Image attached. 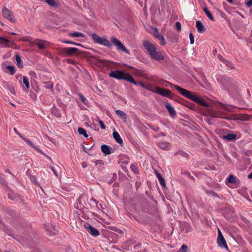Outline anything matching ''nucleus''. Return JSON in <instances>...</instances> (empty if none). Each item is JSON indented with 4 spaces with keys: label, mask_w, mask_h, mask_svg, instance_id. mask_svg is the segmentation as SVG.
I'll use <instances>...</instances> for the list:
<instances>
[{
    "label": "nucleus",
    "mask_w": 252,
    "mask_h": 252,
    "mask_svg": "<svg viewBox=\"0 0 252 252\" xmlns=\"http://www.w3.org/2000/svg\"><path fill=\"white\" fill-rule=\"evenodd\" d=\"M92 38L95 43L105 46L108 48L112 47V44L115 45L118 51H123L124 53L130 54L129 51L124 46V45L116 37L112 36L110 38L111 42L105 37H100L96 33L92 34Z\"/></svg>",
    "instance_id": "nucleus-1"
},
{
    "label": "nucleus",
    "mask_w": 252,
    "mask_h": 252,
    "mask_svg": "<svg viewBox=\"0 0 252 252\" xmlns=\"http://www.w3.org/2000/svg\"><path fill=\"white\" fill-rule=\"evenodd\" d=\"M167 83L170 88L173 90H176L183 96L190 99L202 106L205 107H209V104L204 99L196 95L195 93L188 91L172 83L168 82Z\"/></svg>",
    "instance_id": "nucleus-2"
},
{
    "label": "nucleus",
    "mask_w": 252,
    "mask_h": 252,
    "mask_svg": "<svg viewBox=\"0 0 252 252\" xmlns=\"http://www.w3.org/2000/svg\"><path fill=\"white\" fill-rule=\"evenodd\" d=\"M109 75L110 77L119 80H124L127 81L136 86H140L143 88H145L146 86V84L141 81L136 82L130 74L126 73L123 70H112L110 72Z\"/></svg>",
    "instance_id": "nucleus-3"
},
{
    "label": "nucleus",
    "mask_w": 252,
    "mask_h": 252,
    "mask_svg": "<svg viewBox=\"0 0 252 252\" xmlns=\"http://www.w3.org/2000/svg\"><path fill=\"white\" fill-rule=\"evenodd\" d=\"M216 79L222 89L227 91L229 93L235 90L238 87L237 83L227 76L217 74Z\"/></svg>",
    "instance_id": "nucleus-4"
},
{
    "label": "nucleus",
    "mask_w": 252,
    "mask_h": 252,
    "mask_svg": "<svg viewBox=\"0 0 252 252\" xmlns=\"http://www.w3.org/2000/svg\"><path fill=\"white\" fill-rule=\"evenodd\" d=\"M223 216L228 220L232 221L236 219V214L232 206H229L225 207L223 210Z\"/></svg>",
    "instance_id": "nucleus-5"
},
{
    "label": "nucleus",
    "mask_w": 252,
    "mask_h": 252,
    "mask_svg": "<svg viewBox=\"0 0 252 252\" xmlns=\"http://www.w3.org/2000/svg\"><path fill=\"white\" fill-rule=\"evenodd\" d=\"M153 92H154V93L160 94L172 100L175 95V94H172L170 90L166 89L161 88L159 87H155V91H154Z\"/></svg>",
    "instance_id": "nucleus-6"
},
{
    "label": "nucleus",
    "mask_w": 252,
    "mask_h": 252,
    "mask_svg": "<svg viewBox=\"0 0 252 252\" xmlns=\"http://www.w3.org/2000/svg\"><path fill=\"white\" fill-rule=\"evenodd\" d=\"M173 100H174L175 101H176V102L185 106L186 107L189 108L190 109H191V110L195 109V105L194 104H193L192 103H191L189 101H188L185 100V99H184L176 94L174 96V98H173Z\"/></svg>",
    "instance_id": "nucleus-7"
},
{
    "label": "nucleus",
    "mask_w": 252,
    "mask_h": 252,
    "mask_svg": "<svg viewBox=\"0 0 252 252\" xmlns=\"http://www.w3.org/2000/svg\"><path fill=\"white\" fill-rule=\"evenodd\" d=\"M79 51V49L75 47L64 48L60 50L59 53L61 55H67V56H71Z\"/></svg>",
    "instance_id": "nucleus-8"
},
{
    "label": "nucleus",
    "mask_w": 252,
    "mask_h": 252,
    "mask_svg": "<svg viewBox=\"0 0 252 252\" xmlns=\"http://www.w3.org/2000/svg\"><path fill=\"white\" fill-rule=\"evenodd\" d=\"M2 14L3 17L8 20L10 22L15 23L16 20L11 11H10L6 7H4L2 9Z\"/></svg>",
    "instance_id": "nucleus-9"
},
{
    "label": "nucleus",
    "mask_w": 252,
    "mask_h": 252,
    "mask_svg": "<svg viewBox=\"0 0 252 252\" xmlns=\"http://www.w3.org/2000/svg\"><path fill=\"white\" fill-rule=\"evenodd\" d=\"M84 227L87 231L94 237L98 236L100 235L99 231L95 228L93 227L90 224L86 223L84 224Z\"/></svg>",
    "instance_id": "nucleus-10"
},
{
    "label": "nucleus",
    "mask_w": 252,
    "mask_h": 252,
    "mask_svg": "<svg viewBox=\"0 0 252 252\" xmlns=\"http://www.w3.org/2000/svg\"><path fill=\"white\" fill-rule=\"evenodd\" d=\"M150 57L155 60L159 61L164 59V56L159 52L157 51V48L154 49L149 54Z\"/></svg>",
    "instance_id": "nucleus-11"
},
{
    "label": "nucleus",
    "mask_w": 252,
    "mask_h": 252,
    "mask_svg": "<svg viewBox=\"0 0 252 252\" xmlns=\"http://www.w3.org/2000/svg\"><path fill=\"white\" fill-rule=\"evenodd\" d=\"M150 57L155 60L159 61L164 59V56L159 52L157 51V48L154 49L149 54Z\"/></svg>",
    "instance_id": "nucleus-12"
},
{
    "label": "nucleus",
    "mask_w": 252,
    "mask_h": 252,
    "mask_svg": "<svg viewBox=\"0 0 252 252\" xmlns=\"http://www.w3.org/2000/svg\"><path fill=\"white\" fill-rule=\"evenodd\" d=\"M167 37L172 43H177L179 41V35L173 32L168 31Z\"/></svg>",
    "instance_id": "nucleus-13"
},
{
    "label": "nucleus",
    "mask_w": 252,
    "mask_h": 252,
    "mask_svg": "<svg viewBox=\"0 0 252 252\" xmlns=\"http://www.w3.org/2000/svg\"><path fill=\"white\" fill-rule=\"evenodd\" d=\"M86 199H87V197L85 195L81 194L77 199L76 202H77L78 203H79L80 207H82V209H89V207L86 206Z\"/></svg>",
    "instance_id": "nucleus-14"
},
{
    "label": "nucleus",
    "mask_w": 252,
    "mask_h": 252,
    "mask_svg": "<svg viewBox=\"0 0 252 252\" xmlns=\"http://www.w3.org/2000/svg\"><path fill=\"white\" fill-rule=\"evenodd\" d=\"M143 46L145 49L147 50L148 53L149 54H150V53L152 52L154 49H155L156 48V46L154 44H153L148 40L144 41Z\"/></svg>",
    "instance_id": "nucleus-15"
},
{
    "label": "nucleus",
    "mask_w": 252,
    "mask_h": 252,
    "mask_svg": "<svg viewBox=\"0 0 252 252\" xmlns=\"http://www.w3.org/2000/svg\"><path fill=\"white\" fill-rule=\"evenodd\" d=\"M155 36L158 39L160 42L161 45H164L166 44V41L163 36L158 32L157 28H155V32L154 33Z\"/></svg>",
    "instance_id": "nucleus-16"
},
{
    "label": "nucleus",
    "mask_w": 252,
    "mask_h": 252,
    "mask_svg": "<svg viewBox=\"0 0 252 252\" xmlns=\"http://www.w3.org/2000/svg\"><path fill=\"white\" fill-rule=\"evenodd\" d=\"M165 108L167 109L169 112L170 116L172 118H175L177 116V113L174 108H173L171 105L167 102L165 104Z\"/></svg>",
    "instance_id": "nucleus-17"
},
{
    "label": "nucleus",
    "mask_w": 252,
    "mask_h": 252,
    "mask_svg": "<svg viewBox=\"0 0 252 252\" xmlns=\"http://www.w3.org/2000/svg\"><path fill=\"white\" fill-rule=\"evenodd\" d=\"M223 137L224 139L229 141H232L236 139L237 135L236 134L233 133L232 131H230L229 133H227L223 135Z\"/></svg>",
    "instance_id": "nucleus-18"
},
{
    "label": "nucleus",
    "mask_w": 252,
    "mask_h": 252,
    "mask_svg": "<svg viewBox=\"0 0 252 252\" xmlns=\"http://www.w3.org/2000/svg\"><path fill=\"white\" fill-rule=\"evenodd\" d=\"M158 147L163 150L168 151L170 149V144L168 142H160L158 144Z\"/></svg>",
    "instance_id": "nucleus-19"
},
{
    "label": "nucleus",
    "mask_w": 252,
    "mask_h": 252,
    "mask_svg": "<svg viewBox=\"0 0 252 252\" xmlns=\"http://www.w3.org/2000/svg\"><path fill=\"white\" fill-rule=\"evenodd\" d=\"M217 242L219 246L221 248H225L226 250H228L227 245L223 237H220V238H218Z\"/></svg>",
    "instance_id": "nucleus-20"
},
{
    "label": "nucleus",
    "mask_w": 252,
    "mask_h": 252,
    "mask_svg": "<svg viewBox=\"0 0 252 252\" xmlns=\"http://www.w3.org/2000/svg\"><path fill=\"white\" fill-rule=\"evenodd\" d=\"M111 150L112 148L108 145L103 144L101 146V150L105 155H110L111 153Z\"/></svg>",
    "instance_id": "nucleus-21"
},
{
    "label": "nucleus",
    "mask_w": 252,
    "mask_h": 252,
    "mask_svg": "<svg viewBox=\"0 0 252 252\" xmlns=\"http://www.w3.org/2000/svg\"><path fill=\"white\" fill-rule=\"evenodd\" d=\"M196 27L197 28V31L199 33H203L206 31V29L204 27L203 24L201 23L200 21H197L196 22Z\"/></svg>",
    "instance_id": "nucleus-22"
},
{
    "label": "nucleus",
    "mask_w": 252,
    "mask_h": 252,
    "mask_svg": "<svg viewBox=\"0 0 252 252\" xmlns=\"http://www.w3.org/2000/svg\"><path fill=\"white\" fill-rule=\"evenodd\" d=\"M116 114L118 115V116L121 119H123L124 122H126L127 118V115L125 112H124L122 110H116L115 111Z\"/></svg>",
    "instance_id": "nucleus-23"
},
{
    "label": "nucleus",
    "mask_w": 252,
    "mask_h": 252,
    "mask_svg": "<svg viewBox=\"0 0 252 252\" xmlns=\"http://www.w3.org/2000/svg\"><path fill=\"white\" fill-rule=\"evenodd\" d=\"M113 136L115 141L119 144H123V141L119 133L116 131L113 132Z\"/></svg>",
    "instance_id": "nucleus-24"
},
{
    "label": "nucleus",
    "mask_w": 252,
    "mask_h": 252,
    "mask_svg": "<svg viewBox=\"0 0 252 252\" xmlns=\"http://www.w3.org/2000/svg\"><path fill=\"white\" fill-rule=\"evenodd\" d=\"M89 58H93L94 59L96 63V64L101 63V64H104L105 62H106L105 60H101L99 58V57L92 55V54H89Z\"/></svg>",
    "instance_id": "nucleus-25"
},
{
    "label": "nucleus",
    "mask_w": 252,
    "mask_h": 252,
    "mask_svg": "<svg viewBox=\"0 0 252 252\" xmlns=\"http://www.w3.org/2000/svg\"><path fill=\"white\" fill-rule=\"evenodd\" d=\"M51 113L54 116L58 118H61L62 116V113L61 112L60 110L57 108L55 106H54L52 108Z\"/></svg>",
    "instance_id": "nucleus-26"
},
{
    "label": "nucleus",
    "mask_w": 252,
    "mask_h": 252,
    "mask_svg": "<svg viewBox=\"0 0 252 252\" xmlns=\"http://www.w3.org/2000/svg\"><path fill=\"white\" fill-rule=\"evenodd\" d=\"M15 57V61H16V65L18 66V67H19L20 68H23V64L22 62L21 61L20 56L19 55L16 54Z\"/></svg>",
    "instance_id": "nucleus-27"
},
{
    "label": "nucleus",
    "mask_w": 252,
    "mask_h": 252,
    "mask_svg": "<svg viewBox=\"0 0 252 252\" xmlns=\"http://www.w3.org/2000/svg\"><path fill=\"white\" fill-rule=\"evenodd\" d=\"M45 42L43 40H37L35 43L40 49H44L46 48Z\"/></svg>",
    "instance_id": "nucleus-28"
},
{
    "label": "nucleus",
    "mask_w": 252,
    "mask_h": 252,
    "mask_svg": "<svg viewBox=\"0 0 252 252\" xmlns=\"http://www.w3.org/2000/svg\"><path fill=\"white\" fill-rule=\"evenodd\" d=\"M69 36L71 37H84L85 35L81 32H75L68 33Z\"/></svg>",
    "instance_id": "nucleus-29"
},
{
    "label": "nucleus",
    "mask_w": 252,
    "mask_h": 252,
    "mask_svg": "<svg viewBox=\"0 0 252 252\" xmlns=\"http://www.w3.org/2000/svg\"><path fill=\"white\" fill-rule=\"evenodd\" d=\"M203 11L206 15V16L212 21H214V19L211 13L209 11L208 8L207 7H204L203 9Z\"/></svg>",
    "instance_id": "nucleus-30"
},
{
    "label": "nucleus",
    "mask_w": 252,
    "mask_h": 252,
    "mask_svg": "<svg viewBox=\"0 0 252 252\" xmlns=\"http://www.w3.org/2000/svg\"><path fill=\"white\" fill-rule=\"evenodd\" d=\"M6 86L8 89V90L10 91V92L12 94H15V87L13 85L10 84L9 83L6 82Z\"/></svg>",
    "instance_id": "nucleus-31"
},
{
    "label": "nucleus",
    "mask_w": 252,
    "mask_h": 252,
    "mask_svg": "<svg viewBox=\"0 0 252 252\" xmlns=\"http://www.w3.org/2000/svg\"><path fill=\"white\" fill-rule=\"evenodd\" d=\"M78 132L80 135H83L86 138L89 136V135L87 133L86 130L83 128L79 127L78 128Z\"/></svg>",
    "instance_id": "nucleus-32"
},
{
    "label": "nucleus",
    "mask_w": 252,
    "mask_h": 252,
    "mask_svg": "<svg viewBox=\"0 0 252 252\" xmlns=\"http://www.w3.org/2000/svg\"><path fill=\"white\" fill-rule=\"evenodd\" d=\"M0 43L5 44L6 46H9L10 45L8 44L11 43V41L4 37L0 36Z\"/></svg>",
    "instance_id": "nucleus-33"
},
{
    "label": "nucleus",
    "mask_w": 252,
    "mask_h": 252,
    "mask_svg": "<svg viewBox=\"0 0 252 252\" xmlns=\"http://www.w3.org/2000/svg\"><path fill=\"white\" fill-rule=\"evenodd\" d=\"M157 178L158 179L159 182L162 187V188H163L165 187V181L164 179L162 177V176L160 174L158 175Z\"/></svg>",
    "instance_id": "nucleus-34"
},
{
    "label": "nucleus",
    "mask_w": 252,
    "mask_h": 252,
    "mask_svg": "<svg viewBox=\"0 0 252 252\" xmlns=\"http://www.w3.org/2000/svg\"><path fill=\"white\" fill-rule=\"evenodd\" d=\"M5 68L7 69L10 72V74L13 75L15 72V69L14 66L10 65H5Z\"/></svg>",
    "instance_id": "nucleus-35"
},
{
    "label": "nucleus",
    "mask_w": 252,
    "mask_h": 252,
    "mask_svg": "<svg viewBox=\"0 0 252 252\" xmlns=\"http://www.w3.org/2000/svg\"><path fill=\"white\" fill-rule=\"evenodd\" d=\"M212 117H215V118H224L227 120H230V118L228 117H223V114L222 113H220V112H217L215 114H213Z\"/></svg>",
    "instance_id": "nucleus-36"
},
{
    "label": "nucleus",
    "mask_w": 252,
    "mask_h": 252,
    "mask_svg": "<svg viewBox=\"0 0 252 252\" xmlns=\"http://www.w3.org/2000/svg\"><path fill=\"white\" fill-rule=\"evenodd\" d=\"M23 82L25 85L26 88L29 89L30 88V84L28 77L26 76H23Z\"/></svg>",
    "instance_id": "nucleus-37"
},
{
    "label": "nucleus",
    "mask_w": 252,
    "mask_h": 252,
    "mask_svg": "<svg viewBox=\"0 0 252 252\" xmlns=\"http://www.w3.org/2000/svg\"><path fill=\"white\" fill-rule=\"evenodd\" d=\"M20 137L25 141L28 144H29L31 147L33 148V147H35L32 143V142L30 141V140L28 139L27 138H25V137L22 136L21 135H19Z\"/></svg>",
    "instance_id": "nucleus-38"
},
{
    "label": "nucleus",
    "mask_w": 252,
    "mask_h": 252,
    "mask_svg": "<svg viewBox=\"0 0 252 252\" xmlns=\"http://www.w3.org/2000/svg\"><path fill=\"white\" fill-rule=\"evenodd\" d=\"M133 250L134 252H142V245L141 244H138L133 247Z\"/></svg>",
    "instance_id": "nucleus-39"
},
{
    "label": "nucleus",
    "mask_w": 252,
    "mask_h": 252,
    "mask_svg": "<svg viewBox=\"0 0 252 252\" xmlns=\"http://www.w3.org/2000/svg\"><path fill=\"white\" fill-rule=\"evenodd\" d=\"M79 98L81 101L86 105H88L89 103L88 100L84 96L81 94H78Z\"/></svg>",
    "instance_id": "nucleus-40"
},
{
    "label": "nucleus",
    "mask_w": 252,
    "mask_h": 252,
    "mask_svg": "<svg viewBox=\"0 0 252 252\" xmlns=\"http://www.w3.org/2000/svg\"><path fill=\"white\" fill-rule=\"evenodd\" d=\"M227 182L231 184L236 183L235 177L232 174L230 175L227 178Z\"/></svg>",
    "instance_id": "nucleus-41"
},
{
    "label": "nucleus",
    "mask_w": 252,
    "mask_h": 252,
    "mask_svg": "<svg viewBox=\"0 0 252 252\" xmlns=\"http://www.w3.org/2000/svg\"><path fill=\"white\" fill-rule=\"evenodd\" d=\"M33 149H34L35 150H36L38 153H40L41 154L44 155L45 157H46L47 158H48L49 159L51 160V158L47 156L46 154H45L41 149H40L39 148H38L36 146H35V147H33Z\"/></svg>",
    "instance_id": "nucleus-42"
},
{
    "label": "nucleus",
    "mask_w": 252,
    "mask_h": 252,
    "mask_svg": "<svg viewBox=\"0 0 252 252\" xmlns=\"http://www.w3.org/2000/svg\"><path fill=\"white\" fill-rule=\"evenodd\" d=\"M33 149H34L35 150H36L38 153H40L41 154L44 155L45 157H46L47 158H48L49 159L51 160V158L47 156L46 154H45L41 149H40L39 148H38L36 146H35V147H33Z\"/></svg>",
    "instance_id": "nucleus-43"
},
{
    "label": "nucleus",
    "mask_w": 252,
    "mask_h": 252,
    "mask_svg": "<svg viewBox=\"0 0 252 252\" xmlns=\"http://www.w3.org/2000/svg\"><path fill=\"white\" fill-rule=\"evenodd\" d=\"M62 42L63 43H67V44H70L75 45L77 46H82V45L80 43H76V42L71 41L70 40H63Z\"/></svg>",
    "instance_id": "nucleus-44"
},
{
    "label": "nucleus",
    "mask_w": 252,
    "mask_h": 252,
    "mask_svg": "<svg viewBox=\"0 0 252 252\" xmlns=\"http://www.w3.org/2000/svg\"><path fill=\"white\" fill-rule=\"evenodd\" d=\"M175 155H176V156L179 155V156H181L182 157H186V158H188V154L183 151H180L176 152L175 153Z\"/></svg>",
    "instance_id": "nucleus-45"
},
{
    "label": "nucleus",
    "mask_w": 252,
    "mask_h": 252,
    "mask_svg": "<svg viewBox=\"0 0 252 252\" xmlns=\"http://www.w3.org/2000/svg\"><path fill=\"white\" fill-rule=\"evenodd\" d=\"M181 174L187 176L189 177L191 180H194V178L191 175L190 173L188 171H181Z\"/></svg>",
    "instance_id": "nucleus-46"
},
{
    "label": "nucleus",
    "mask_w": 252,
    "mask_h": 252,
    "mask_svg": "<svg viewBox=\"0 0 252 252\" xmlns=\"http://www.w3.org/2000/svg\"><path fill=\"white\" fill-rule=\"evenodd\" d=\"M90 202H93L94 204L92 205L93 207H96L97 208H98V202L93 197H92L91 199H90ZM90 206H92V204L90 203Z\"/></svg>",
    "instance_id": "nucleus-47"
},
{
    "label": "nucleus",
    "mask_w": 252,
    "mask_h": 252,
    "mask_svg": "<svg viewBox=\"0 0 252 252\" xmlns=\"http://www.w3.org/2000/svg\"><path fill=\"white\" fill-rule=\"evenodd\" d=\"M30 177L31 181L33 183H34V184H35L36 185L39 186L38 182L37 181V180L36 179L35 176L30 175Z\"/></svg>",
    "instance_id": "nucleus-48"
},
{
    "label": "nucleus",
    "mask_w": 252,
    "mask_h": 252,
    "mask_svg": "<svg viewBox=\"0 0 252 252\" xmlns=\"http://www.w3.org/2000/svg\"><path fill=\"white\" fill-rule=\"evenodd\" d=\"M224 63L228 67H230V69H232L234 68V66L233 65V64L231 62L227 61V60L225 61Z\"/></svg>",
    "instance_id": "nucleus-49"
},
{
    "label": "nucleus",
    "mask_w": 252,
    "mask_h": 252,
    "mask_svg": "<svg viewBox=\"0 0 252 252\" xmlns=\"http://www.w3.org/2000/svg\"><path fill=\"white\" fill-rule=\"evenodd\" d=\"M97 119L98 123L100 125V126L101 128L102 129H105L106 128V126L104 124L103 121H101L98 117L97 118Z\"/></svg>",
    "instance_id": "nucleus-50"
},
{
    "label": "nucleus",
    "mask_w": 252,
    "mask_h": 252,
    "mask_svg": "<svg viewBox=\"0 0 252 252\" xmlns=\"http://www.w3.org/2000/svg\"><path fill=\"white\" fill-rule=\"evenodd\" d=\"M187 246L185 244H183L178 251V252H187Z\"/></svg>",
    "instance_id": "nucleus-51"
},
{
    "label": "nucleus",
    "mask_w": 252,
    "mask_h": 252,
    "mask_svg": "<svg viewBox=\"0 0 252 252\" xmlns=\"http://www.w3.org/2000/svg\"><path fill=\"white\" fill-rule=\"evenodd\" d=\"M3 211L5 213H6L10 215H12L13 214H14V211L9 208H4L3 209Z\"/></svg>",
    "instance_id": "nucleus-52"
},
{
    "label": "nucleus",
    "mask_w": 252,
    "mask_h": 252,
    "mask_svg": "<svg viewBox=\"0 0 252 252\" xmlns=\"http://www.w3.org/2000/svg\"><path fill=\"white\" fill-rule=\"evenodd\" d=\"M175 28L177 30L178 32H180L181 31V24L180 22H177L175 23Z\"/></svg>",
    "instance_id": "nucleus-53"
},
{
    "label": "nucleus",
    "mask_w": 252,
    "mask_h": 252,
    "mask_svg": "<svg viewBox=\"0 0 252 252\" xmlns=\"http://www.w3.org/2000/svg\"><path fill=\"white\" fill-rule=\"evenodd\" d=\"M45 1L51 6H54L56 5V2L55 0H45Z\"/></svg>",
    "instance_id": "nucleus-54"
},
{
    "label": "nucleus",
    "mask_w": 252,
    "mask_h": 252,
    "mask_svg": "<svg viewBox=\"0 0 252 252\" xmlns=\"http://www.w3.org/2000/svg\"><path fill=\"white\" fill-rule=\"evenodd\" d=\"M0 183L6 187H7V184L6 180L3 177H0Z\"/></svg>",
    "instance_id": "nucleus-55"
},
{
    "label": "nucleus",
    "mask_w": 252,
    "mask_h": 252,
    "mask_svg": "<svg viewBox=\"0 0 252 252\" xmlns=\"http://www.w3.org/2000/svg\"><path fill=\"white\" fill-rule=\"evenodd\" d=\"M210 195H211L213 197H217V198H219L220 199H222L220 196H219L218 195V194L215 192L213 190H210L209 191V193Z\"/></svg>",
    "instance_id": "nucleus-56"
},
{
    "label": "nucleus",
    "mask_w": 252,
    "mask_h": 252,
    "mask_svg": "<svg viewBox=\"0 0 252 252\" xmlns=\"http://www.w3.org/2000/svg\"><path fill=\"white\" fill-rule=\"evenodd\" d=\"M245 3L247 7H250L252 6V0H246Z\"/></svg>",
    "instance_id": "nucleus-57"
},
{
    "label": "nucleus",
    "mask_w": 252,
    "mask_h": 252,
    "mask_svg": "<svg viewBox=\"0 0 252 252\" xmlns=\"http://www.w3.org/2000/svg\"><path fill=\"white\" fill-rule=\"evenodd\" d=\"M8 197L11 200H15L16 199L15 195L13 193H8Z\"/></svg>",
    "instance_id": "nucleus-58"
},
{
    "label": "nucleus",
    "mask_w": 252,
    "mask_h": 252,
    "mask_svg": "<svg viewBox=\"0 0 252 252\" xmlns=\"http://www.w3.org/2000/svg\"><path fill=\"white\" fill-rule=\"evenodd\" d=\"M189 38L190 39V43L191 44H192L194 42V36L193 35V34L192 33H190L189 34Z\"/></svg>",
    "instance_id": "nucleus-59"
},
{
    "label": "nucleus",
    "mask_w": 252,
    "mask_h": 252,
    "mask_svg": "<svg viewBox=\"0 0 252 252\" xmlns=\"http://www.w3.org/2000/svg\"><path fill=\"white\" fill-rule=\"evenodd\" d=\"M95 164L96 165H102L104 164L103 161L101 159L96 160L94 161Z\"/></svg>",
    "instance_id": "nucleus-60"
},
{
    "label": "nucleus",
    "mask_w": 252,
    "mask_h": 252,
    "mask_svg": "<svg viewBox=\"0 0 252 252\" xmlns=\"http://www.w3.org/2000/svg\"><path fill=\"white\" fill-rule=\"evenodd\" d=\"M29 74L32 77L36 78V74L33 71H30L29 72Z\"/></svg>",
    "instance_id": "nucleus-61"
},
{
    "label": "nucleus",
    "mask_w": 252,
    "mask_h": 252,
    "mask_svg": "<svg viewBox=\"0 0 252 252\" xmlns=\"http://www.w3.org/2000/svg\"><path fill=\"white\" fill-rule=\"evenodd\" d=\"M44 87H45V88L47 89L53 90V83H51L49 85H45L44 86Z\"/></svg>",
    "instance_id": "nucleus-62"
},
{
    "label": "nucleus",
    "mask_w": 252,
    "mask_h": 252,
    "mask_svg": "<svg viewBox=\"0 0 252 252\" xmlns=\"http://www.w3.org/2000/svg\"><path fill=\"white\" fill-rule=\"evenodd\" d=\"M144 89H145L147 90H149L153 93H154V92H153V91H155V87L153 89H151V87L148 86L147 85H146V86Z\"/></svg>",
    "instance_id": "nucleus-63"
},
{
    "label": "nucleus",
    "mask_w": 252,
    "mask_h": 252,
    "mask_svg": "<svg viewBox=\"0 0 252 252\" xmlns=\"http://www.w3.org/2000/svg\"><path fill=\"white\" fill-rule=\"evenodd\" d=\"M218 57L219 58V59L222 62H223V63L225 62V61L226 60V59H225L220 54H219L218 55Z\"/></svg>",
    "instance_id": "nucleus-64"
}]
</instances>
